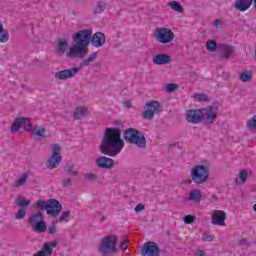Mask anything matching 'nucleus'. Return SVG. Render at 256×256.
I'll return each instance as SVG.
<instances>
[{
  "label": "nucleus",
  "instance_id": "1",
  "mask_svg": "<svg viewBox=\"0 0 256 256\" xmlns=\"http://www.w3.org/2000/svg\"><path fill=\"white\" fill-rule=\"evenodd\" d=\"M123 147H125V142L121 139V129L106 128L99 146L100 153L108 155V157H117Z\"/></svg>",
  "mask_w": 256,
  "mask_h": 256
},
{
  "label": "nucleus",
  "instance_id": "2",
  "mask_svg": "<svg viewBox=\"0 0 256 256\" xmlns=\"http://www.w3.org/2000/svg\"><path fill=\"white\" fill-rule=\"evenodd\" d=\"M91 33H93L92 29H84L72 37L74 44L70 46L66 53L69 59H83L89 53L88 47L89 43H91Z\"/></svg>",
  "mask_w": 256,
  "mask_h": 256
},
{
  "label": "nucleus",
  "instance_id": "3",
  "mask_svg": "<svg viewBox=\"0 0 256 256\" xmlns=\"http://www.w3.org/2000/svg\"><path fill=\"white\" fill-rule=\"evenodd\" d=\"M185 115L188 123L197 124L204 121L207 125H213L215 119H217V106L205 109L187 110Z\"/></svg>",
  "mask_w": 256,
  "mask_h": 256
},
{
  "label": "nucleus",
  "instance_id": "4",
  "mask_svg": "<svg viewBox=\"0 0 256 256\" xmlns=\"http://www.w3.org/2000/svg\"><path fill=\"white\" fill-rule=\"evenodd\" d=\"M123 138L127 143L136 145L137 147H140V149H145L147 147V139H145V135L135 128L126 129L123 133Z\"/></svg>",
  "mask_w": 256,
  "mask_h": 256
},
{
  "label": "nucleus",
  "instance_id": "5",
  "mask_svg": "<svg viewBox=\"0 0 256 256\" xmlns=\"http://www.w3.org/2000/svg\"><path fill=\"white\" fill-rule=\"evenodd\" d=\"M36 207L40 209L39 211H45L46 209L47 215L53 218L57 217L63 209V205L57 199H49L48 201L38 200Z\"/></svg>",
  "mask_w": 256,
  "mask_h": 256
},
{
  "label": "nucleus",
  "instance_id": "6",
  "mask_svg": "<svg viewBox=\"0 0 256 256\" xmlns=\"http://www.w3.org/2000/svg\"><path fill=\"white\" fill-rule=\"evenodd\" d=\"M119 239L115 235H108L102 239L99 245V253L102 256H109L117 253Z\"/></svg>",
  "mask_w": 256,
  "mask_h": 256
},
{
  "label": "nucleus",
  "instance_id": "7",
  "mask_svg": "<svg viewBox=\"0 0 256 256\" xmlns=\"http://www.w3.org/2000/svg\"><path fill=\"white\" fill-rule=\"evenodd\" d=\"M190 177L196 185H201L209 179V166L196 165L192 168Z\"/></svg>",
  "mask_w": 256,
  "mask_h": 256
},
{
  "label": "nucleus",
  "instance_id": "8",
  "mask_svg": "<svg viewBox=\"0 0 256 256\" xmlns=\"http://www.w3.org/2000/svg\"><path fill=\"white\" fill-rule=\"evenodd\" d=\"M28 223L35 233H45L47 231V223L43 217V212L38 210L36 213L31 214L28 218Z\"/></svg>",
  "mask_w": 256,
  "mask_h": 256
},
{
  "label": "nucleus",
  "instance_id": "9",
  "mask_svg": "<svg viewBox=\"0 0 256 256\" xmlns=\"http://www.w3.org/2000/svg\"><path fill=\"white\" fill-rule=\"evenodd\" d=\"M154 37L158 43H172L173 39H175V33L173 30L165 27L156 28L154 31Z\"/></svg>",
  "mask_w": 256,
  "mask_h": 256
},
{
  "label": "nucleus",
  "instance_id": "10",
  "mask_svg": "<svg viewBox=\"0 0 256 256\" xmlns=\"http://www.w3.org/2000/svg\"><path fill=\"white\" fill-rule=\"evenodd\" d=\"M160 112H161V103H159V101L152 100L145 104L142 117L143 119H148L149 121H151L152 119H154L155 115H157V113H160Z\"/></svg>",
  "mask_w": 256,
  "mask_h": 256
},
{
  "label": "nucleus",
  "instance_id": "11",
  "mask_svg": "<svg viewBox=\"0 0 256 256\" xmlns=\"http://www.w3.org/2000/svg\"><path fill=\"white\" fill-rule=\"evenodd\" d=\"M60 152L61 146L59 144H54L52 155L46 163V167H48V169H57V167H59L61 161H63V157L61 156Z\"/></svg>",
  "mask_w": 256,
  "mask_h": 256
},
{
  "label": "nucleus",
  "instance_id": "12",
  "mask_svg": "<svg viewBox=\"0 0 256 256\" xmlns=\"http://www.w3.org/2000/svg\"><path fill=\"white\" fill-rule=\"evenodd\" d=\"M141 255L142 256H160L161 249L159 245L153 241H149L143 244L141 248Z\"/></svg>",
  "mask_w": 256,
  "mask_h": 256
},
{
  "label": "nucleus",
  "instance_id": "13",
  "mask_svg": "<svg viewBox=\"0 0 256 256\" xmlns=\"http://www.w3.org/2000/svg\"><path fill=\"white\" fill-rule=\"evenodd\" d=\"M15 203L19 207L18 211L15 214V219L16 220L25 219V217L27 215V209H28L29 205H31V201L27 200L25 198H17L15 200Z\"/></svg>",
  "mask_w": 256,
  "mask_h": 256
},
{
  "label": "nucleus",
  "instance_id": "14",
  "mask_svg": "<svg viewBox=\"0 0 256 256\" xmlns=\"http://www.w3.org/2000/svg\"><path fill=\"white\" fill-rule=\"evenodd\" d=\"M81 71L79 67H72L65 70H60L55 73L54 77L57 81H67V79H73L77 73Z\"/></svg>",
  "mask_w": 256,
  "mask_h": 256
},
{
  "label": "nucleus",
  "instance_id": "15",
  "mask_svg": "<svg viewBox=\"0 0 256 256\" xmlns=\"http://www.w3.org/2000/svg\"><path fill=\"white\" fill-rule=\"evenodd\" d=\"M227 219V214L223 210H214L211 216V224L225 227V220Z\"/></svg>",
  "mask_w": 256,
  "mask_h": 256
},
{
  "label": "nucleus",
  "instance_id": "16",
  "mask_svg": "<svg viewBox=\"0 0 256 256\" xmlns=\"http://www.w3.org/2000/svg\"><path fill=\"white\" fill-rule=\"evenodd\" d=\"M106 41H107V37L103 32H96L94 35H93V32L91 33L90 43L92 47H96V48L103 47Z\"/></svg>",
  "mask_w": 256,
  "mask_h": 256
},
{
  "label": "nucleus",
  "instance_id": "17",
  "mask_svg": "<svg viewBox=\"0 0 256 256\" xmlns=\"http://www.w3.org/2000/svg\"><path fill=\"white\" fill-rule=\"evenodd\" d=\"M95 163L99 169H113L115 167V161L107 156L98 157Z\"/></svg>",
  "mask_w": 256,
  "mask_h": 256
},
{
  "label": "nucleus",
  "instance_id": "18",
  "mask_svg": "<svg viewBox=\"0 0 256 256\" xmlns=\"http://www.w3.org/2000/svg\"><path fill=\"white\" fill-rule=\"evenodd\" d=\"M67 49H69V43L67 42V39L60 38V39H58V41L55 45L54 53H55V55H58L59 57H63V55H65V53H67Z\"/></svg>",
  "mask_w": 256,
  "mask_h": 256
},
{
  "label": "nucleus",
  "instance_id": "19",
  "mask_svg": "<svg viewBox=\"0 0 256 256\" xmlns=\"http://www.w3.org/2000/svg\"><path fill=\"white\" fill-rule=\"evenodd\" d=\"M152 63H154V65H169V63H171V56L167 54H157L153 57Z\"/></svg>",
  "mask_w": 256,
  "mask_h": 256
},
{
  "label": "nucleus",
  "instance_id": "20",
  "mask_svg": "<svg viewBox=\"0 0 256 256\" xmlns=\"http://www.w3.org/2000/svg\"><path fill=\"white\" fill-rule=\"evenodd\" d=\"M47 137V129L43 126H34L33 127V138L35 141H41Z\"/></svg>",
  "mask_w": 256,
  "mask_h": 256
},
{
  "label": "nucleus",
  "instance_id": "21",
  "mask_svg": "<svg viewBox=\"0 0 256 256\" xmlns=\"http://www.w3.org/2000/svg\"><path fill=\"white\" fill-rule=\"evenodd\" d=\"M87 115H89V110L87 109V107H84V106H79V107L75 108V110L73 112V118L76 121L85 119V117H87Z\"/></svg>",
  "mask_w": 256,
  "mask_h": 256
},
{
  "label": "nucleus",
  "instance_id": "22",
  "mask_svg": "<svg viewBox=\"0 0 256 256\" xmlns=\"http://www.w3.org/2000/svg\"><path fill=\"white\" fill-rule=\"evenodd\" d=\"M27 118H15L10 128L11 133H17L21 127H27Z\"/></svg>",
  "mask_w": 256,
  "mask_h": 256
},
{
  "label": "nucleus",
  "instance_id": "23",
  "mask_svg": "<svg viewBox=\"0 0 256 256\" xmlns=\"http://www.w3.org/2000/svg\"><path fill=\"white\" fill-rule=\"evenodd\" d=\"M253 5V0H236L234 7L238 11L245 12Z\"/></svg>",
  "mask_w": 256,
  "mask_h": 256
},
{
  "label": "nucleus",
  "instance_id": "24",
  "mask_svg": "<svg viewBox=\"0 0 256 256\" xmlns=\"http://www.w3.org/2000/svg\"><path fill=\"white\" fill-rule=\"evenodd\" d=\"M53 255V249L51 248V245H49V242H45L43 244L42 250L38 251L32 256H51Z\"/></svg>",
  "mask_w": 256,
  "mask_h": 256
},
{
  "label": "nucleus",
  "instance_id": "25",
  "mask_svg": "<svg viewBox=\"0 0 256 256\" xmlns=\"http://www.w3.org/2000/svg\"><path fill=\"white\" fill-rule=\"evenodd\" d=\"M202 198H203V193L201 192V190L194 189L190 191V194H189L190 201H193L194 203H199Z\"/></svg>",
  "mask_w": 256,
  "mask_h": 256
},
{
  "label": "nucleus",
  "instance_id": "26",
  "mask_svg": "<svg viewBox=\"0 0 256 256\" xmlns=\"http://www.w3.org/2000/svg\"><path fill=\"white\" fill-rule=\"evenodd\" d=\"M221 50H222V54H221L222 59H229V57H231V55H233V51H234L232 46H229L226 44H223L221 46Z\"/></svg>",
  "mask_w": 256,
  "mask_h": 256
},
{
  "label": "nucleus",
  "instance_id": "27",
  "mask_svg": "<svg viewBox=\"0 0 256 256\" xmlns=\"http://www.w3.org/2000/svg\"><path fill=\"white\" fill-rule=\"evenodd\" d=\"M64 171L68 177H77V175H79V170H77L75 165H68L64 167Z\"/></svg>",
  "mask_w": 256,
  "mask_h": 256
},
{
  "label": "nucleus",
  "instance_id": "28",
  "mask_svg": "<svg viewBox=\"0 0 256 256\" xmlns=\"http://www.w3.org/2000/svg\"><path fill=\"white\" fill-rule=\"evenodd\" d=\"M9 41V31L3 28V23L0 22V43H7Z\"/></svg>",
  "mask_w": 256,
  "mask_h": 256
},
{
  "label": "nucleus",
  "instance_id": "29",
  "mask_svg": "<svg viewBox=\"0 0 256 256\" xmlns=\"http://www.w3.org/2000/svg\"><path fill=\"white\" fill-rule=\"evenodd\" d=\"M97 59V53H92L88 56L87 59H84L81 63L79 68H83V67H89L90 63H93V61H95Z\"/></svg>",
  "mask_w": 256,
  "mask_h": 256
},
{
  "label": "nucleus",
  "instance_id": "30",
  "mask_svg": "<svg viewBox=\"0 0 256 256\" xmlns=\"http://www.w3.org/2000/svg\"><path fill=\"white\" fill-rule=\"evenodd\" d=\"M27 179H29V175L27 173L22 174L21 177L14 182L13 187H23V185L27 183Z\"/></svg>",
  "mask_w": 256,
  "mask_h": 256
},
{
  "label": "nucleus",
  "instance_id": "31",
  "mask_svg": "<svg viewBox=\"0 0 256 256\" xmlns=\"http://www.w3.org/2000/svg\"><path fill=\"white\" fill-rule=\"evenodd\" d=\"M168 5L173 11H176L177 13H183L184 11V8L181 6V3L178 1H171L168 3Z\"/></svg>",
  "mask_w": 256,
  "mask_h": 256
},
{
  "label": "nucleus",
  "instance_id": "32",
  "mask_svg": "<svg viewBox=\"0 0 256 256\" xmlns=\"http://www.w3.org/2000/svg\"><path fill=\"white\" fill-rule=\"evenodd\" d=\"M253 78V74L251 71H243L240 73V79L243 81V83H249L251 79Z\"/></svg>",
  "mask_w": 256,
  "mask_h": 256
},
{
  "label": "nucleus",
  "instance_id": "33",
  "mask_svg": "<svg viewBox=\"0 0 256 256\" xmlns=\"http://www.w3.org/2000/svg\"><path fill=\"white\" fill-rule=\"evenodd\" d=\"M247 170L240 171V174L238 177H236L235 182L238 184L245 183L247 181Z\"/></svg>",
  "mask_w": 256,
  "mask_h": 256
},
{
  "label": "nucleus",
  "instance_id": "34",
  "mask_svg": "<svg viewBox=\"0 0 256 256\" xmlns=\"http://www.w3.org/2000/svg\"><path fill=\"white\" fill-rule=\"evenodd\" d=\"M206 49L211 53L217 51V42L215 40H208L206 42Z\"/></svg>",
  "mask_w": 256,
  "mask_h": 256
},
{
  "label": "nucleus",
  "instance_id": "35",
  "mask_svg": "<svg viewBox=\"0 0 256 256\" xmlns=\"http://www.w3.org/2000/svg\"><path fill=\"white\" fill-rule=\"evenodd\" d=\"M246 127L249 131H256V115L247 121Z\"/></svg>",
  "mask_w": 256,
  "mask_h": 256
},
{
  "label": "nucleus",
  "instance_id": "36",
  "mask_svg": "<svg viewBox=\"0 0 256 256\" xmlns=\"http://www.w3.org/2000/svg\"><path fill=\"white\" fill-rule=\"evenodd\" d=\"M69 217H71V210L62 212V215L59 218V223H68Z\"/></svg>",
  "mask_w": 256,
  "mask_h": 256
},
{
  "label": "nucleus",
  "instance_id": "37",
  "mask_svg": "<svg viewBox=\"0 0 256 256\" xmlns=\"http://www.w3.org/2000/svg\"><path fill=\"white\" fill-rule=\"evenodd\" d=\"M194 99H196V101H200V102L204 101V102L208 103L209 96H207V94H195Z\"/></svg>",
  "mask_w": 256,
  "mask_h": 256
},
{
  "label": "nucleus",
  "instance_id": "38",
  "mask_svg": "<svg viewBox=\"0 0 256 256\" xmlns=\"http://www.w3.org/2000/svg\"><path fill=\"white\" fill-rule=\"evenodd\" d=\"M202 240L208 241V242L215 241V236L210 232H206L202 235Z\"/></svg>",
  "mask_w": 256,
  "mask_h": 256
},
{
  "label": "nucleus",
  "instance_id": "39",
  "mask_svg": "<svg viewBox=\"0 0 256 256\" xmlns=\"http://www.w3.org/2000/svg\"><path fill=\"white\" fill-rule=\"evenodd\" d=\"M105 10V5L102 2H99L94 9V13L97 15L99 13H103Z\"/></svg>",
  "mask_w": 256,
  "mask_h": 256
},
{
  "label": "nucleus",
  "instance_id": "40",
  "mask_svg": "<svg viewBox=\"0 0 256 256\" xmlns=\"http://www.w3.org/2000/svg\"><path fill=\"white\" fill-rule=\"evenodd\" d=\"M195 216L193 215H186L183 218L184 223H186V225H191V223H195Z\"/></svg>",
  "mask_w": 256,
  "mask_h": 256
},
{
  "label": "nucleus",
  "instance_id": "41",
  "mask_svg": "<svg viewBox=\"0 0 256 256\" xmlns=\"http://www.w3.org/2000/svg\"><path fill=\"white\" fill-rule=\"evenodd\" d=\"M177 89H179V86L175 83H170L166 86V91L168 93H173V91H177Z\"/></svg>",
  "mask_w": 256,
  "mask_h": 256
},
{
  "label": "nucleus",
  "instance_id": "42",
  "mask_svg": "<svg viewBox=\"0 0 256 256\" xmlns=\"http://www.w3.org/2000/svg\"><path fill=\"white\" fill-rule=\"evenodd\" d=\"M85 181H95L97 179V175L93 173L84 174Z\"/></svg>",
  "mask_w": 256,
  "mask_h": 256
},
{
  "label": "nucleus",
  "instance_id": "43",
  "mask_svg": "<svg viewBox=\"0 0 256 256\" xmlns=\"http://www.w3.org/2000/svg\"><path fill=\"white\" fill-rule=\"evenodd\" d=\"M73 185V178L69 177L63 180L62 186L63 187H71Z\"/></svg>",
  "mask_w": 256,
  "mask_h": 256
},
{
  "label": "nucleus",
  "instance_id": "44",
  "mask_svg": "<svg viewBox=\"0 0 256 256\" xmlns=\"http://www.w3.org/2000/svg\"><path fill=\"white\" fill-rule=\"evenodd\" d=\"M47 231L50 235H55V233L57 232V226L55 225V222H52L51 226L48 227Z\"/></svg>",
  "mask_w": 256,
  "mask_h": 256
},
{
  "label": "nucleus",
  "instance_id": "45",
  "mask_svg": "<svg viewBox=\"0 0 256 256\" xmlns=\"http://www.w3.org/2000/svg\"><path fill=\"white\" fill-rule=\"evenodd\" d=\"M238 245H240L241 247H247L249 245V242L246 238H242L238 241Z\"/></svg>",
  "mask_w": 256,
  "mask_h": 256
},
{
  "label": "nucleus",
  "instance_id": "46",
  "mask_svg": "<svg viewBox=\"0 0 256 256\" xmlns=\"http://www.w3.org/2000/svg\"><path fill=\"white\" fill-rule=\"evenodd\" d=\"M144 209H145V205L138 204L135 206L134 211H136V213H139V212L143 211Z\"/></svg>",
  "mask_w": 256,
  "mask_h": 256
},
{
  "label": "nucleus",
  "instance_id": "47",
  "mask_svg": "<svg viewBox=\"0 0 256 256\" xmlns=\"http://www.w3.org/2000/svg\"><path fill=\"white\" fill-rule=\"evenodd\" d=\"M214 26H216L217 29H221L223 27L221 20L219 19L214 20Z\"/></svg>",
  "mask_w": 256,
  "mask_h": 256
},
{
  "label": "nucleus",
  "instance_id": "48",
  "mask_svg": "<svg viewBox=\"0 0 256 256\" xmlns=\"http://www.w3.org/2000/svg\"><path fill=\"white\" fill-rule=\"evenodd\" d=\"M127 241L128 240H124L121 244H120V249H122L123 251H125L127 249Z\"/></svg>",
  "mask_w": 256,
  "mask_h": 256
},
{
  "label": "nucleus",
  "instance_id": "49",
  "mask_svg": "<svg viewBox=\"0 0 256 256\" xmlns=\"http://www.w3.org/2000/svg\"><path fill=\"white\" fill-rule=\"evenodd\" d=\"M26 131H33V123L28 122V125L25 128Z\"/></svg>",
  "mask_w": 256,
  "mask_h": 256
},
{
  "label": "nucleus",
  "instance_id": "50",
  "mask_svg": "<svg viewBox=\"0 0 256 256\" xmlns=\"http://www.w3.org/2000/svg\"><path fill=\"white\" fill-rule=\"evenodd\" d=\"M49 245H50L51 249L53 250V249H55V247H57V245H59V243H57V241H54V242L50 243Z\"/></svg>",
  "mask_w": 256,
  "mask_h": 256
},
{
  "label": "nucleus",
  "instance_id": "51",
  "mask_svg": "<svg viewBox=\"0 0 256 256\" xmlns=\"http://www.w3.org/2000/svg\"><path fill=\"white\" fill-rule=\"evenodd\" d=\"M198 255H199V256H205V251L199 250Z\"/></svg>",
  "mask_w": 256,
  "mask_h": 256
},
{
  "label": "nucleus",
  "instance_id": "52",
  "mask_svg": "<svg viewBox=\"0 0 256 256\" xmlns=\"http://www.w3.org/2000/svg\"><path fill=\"white\" fill-rule=\"evenodd\" d=\"M254 1V9H256V0H253Z\"/></svg>",
  "mask_w": 256,
  "mask_h": 256
}]
</instances>
